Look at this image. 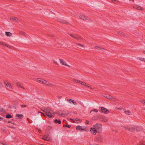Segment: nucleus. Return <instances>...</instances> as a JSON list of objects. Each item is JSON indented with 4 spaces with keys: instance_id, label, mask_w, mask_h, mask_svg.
Masks as SVG:
<instances>
[{
    "instance_id": "27",
    "label": "nucleus",
    "mask_w": 145,
    "mask_h": 145,
    "mask_svg": "<svg viewBox=\"0 0 145 145\" xmlns=\"http://www.w3.org/2000/svg\"><path fill=\"white\" fill-rule=\"evenodd\" d=\"M20 33L21 35H26V34L25 33L22 31H20Z\"/></svg>"
},
{
    "instance_id": "33",
    "label": "nucleus",
    "mask_w": 145,
    "mask_h": 145,
    "mask_svg": "<svg viewBox=\"0 0 145 145\" xmlns=\"http://www.w3.org/2000/svg\"><path fill=\"white\" fill-rule=\"evenodd\" d=\"M112 2H113V3H114L115 4H117V3H118V2L117 1H116L115 0H112Z\"/></svg>"
},
{
    "instance_id": "29",
    "label": "nucleus",
    "mask_w": 145,
    "mask_h": 145,
    "mask_svg": "<svg viewBox=\"0 0 145 145\" xmlns=\"http://www.w3.org/2000/svg\"><path fill=\"white\" fill-rule=\"evenodd\" d=\"M139 60L145 62V58L139 57L138 58Z\"/></svg>"
},
{
    "instance_id": "21",
    "label": "nucleus",
    "mask_w": 145,
    "mask_h": 145,
    "mask_svg": "<svg viewBox=\"0 0 145 145\" xmlns=\"http://www.w3.org/2000/svg\"><path fill=\"white\" fill-rule=\"evenodd\" d=\"M5 33L6 35L7 36H10L12 35V34L9 32H6Z\"/></svg>"
},
{
    "instance_id": "9",
    "label": "nucleus",
    "mask_w": 145,
    "mask_h": 145,
    "mask_svg": "<svg viewBox=\"0 0 145 145\" xmlns=\"http://www.w3.org/2000/svg\"><path fill=\"white\" fill-rule=\"evenodd\" d=\"M42 139L48 141H50L51 140L50 136L48 135H44L43 137L42 138Z\"/></svg>"
},
{
    "instance_id": "38",
    "label": "nucleus",
    "mask_w": 145,
    "mask_h": 145,
    "mask_svg": "<svg viewBox=\"0 0 145 145\" xmlns=\"http://www.w3.org/2000/svg\"><path fill=\"white\" fill-rule=\"evenodd\" d=\"M142 103L144 105H145V100H143L142 101Z\"/></svg>"
},
{
    "instance_id": "20",
    "label": "nucleus",
    "mask_w": 145,
    "mask_h": 145,
    "mask_svg": "<svg viewBox=\"0 0 145 145\" xmlns=\"http://www.w3.org/2000/svg\"><path fill=\"white\" fill-rule=\"evenodd\" d=\"M43 80H44L39 78H37V81L38 82L42 84V82H43Z\"/></svg>"
},
{
    "instance_id": "25",
    "label": "nucleus",
    "mask_w": 145,
    "mask_h": 145,
    "mask_svg": "<svg viewBox=\"0 0 145 145\" xmlns=\"http://www.w3.org/2000/svg\"><path fill=\"white\" fill-rule=\"evenodd\" d=\"M16 116L18 117V118H21L23 117V116L22 114H17Z\"/></svg>"
},
{
    "instance_id": "49",
    "label": "nucleus",
    "mask_w": 145,
    "mask_h": 145,
    "mask_svg": "<svg viewBox=\"0 0 145 145\" xmlns=\"http://www.w3.org/2000/svg\"><path fill=\"white\" fill-rule=\"evenodd\" d=\"M63 121H66H66H65V120H63Z\"/></svg>"
},
{
    "instance_id": "41",
    "label": "nucleus",
    "mask_w": 145,
    "mask_h": 145,
    "mask_svg": "<svg viewBox=\"0 0 145 145\" xmlns=\"http://www.w3.org/2000/svg\"><path fill=\"white\" fill-rule=\"evenodd\" d=\"M89 123V121L88 120H87L86 121V122L85 123L86 124H88Z\"/></svg>"
},
{
    "instance_id": "5",
    "label": "nucleus",
    "mask_w": 145,
    "mask_h": 145,
    "mask_svg": "<svg viewBox=\"0 0 145 145\" xmlns=\"http://www.w3.org/2000/svg\"><path fill=\"white\" fill-rule=\"evenodd\" d=\"M99 111L100 112L104 114H108L109 112L108 110L103 107H99Z\"/></svg>"
},
{
    "instance_id": "19",
    "label": "nucleus",
    "mask_w": 145,
    "mask_h": 145,
    "mask_svg": "<svg viewBox=\"0 0 145 145\" xmlns=\"http://www.w3.org/2000/svg\"><path fill=\"white\" fill-rule=\"evenodd\" d=\"M79 17L80 19L82 20L86 19H87V17L83 15H80Z\"/></svg>"
},
{
    "instance_id": "15",
    "label": "nucleus",
    "mask_w": 145,
    "mask_h": 145,
    "mask_svg": "<svg viewBox=\"0 0 145 145\" xmlns=\"http://www.w3.org/2000/svg\"><path fill=\"white\" fill-rule=\"evenodd\" d=\"M60 61L62 65L67 66H69V65H68L67 64L65 63V62L62 59H60Z\"/></svg>"
},
{
    "instance_id": "48",
    "label": "nucleus",
    "mask_w": 145,
    "mask_h": 145,
    "mask_svg": "<svg viewBox=\"0 0 145 145\" xmlns=\"http://www.w3.org/2000/svg\"><path fill=\"white\" fill-rule=\"evenodd\" d=\"M27 120L28 121L29 119L28 118H27Z\"/></svg>"
},
{
    "instance_id": "10",
    "label": "nucleus",
    "mask_w": 145,
    "mask_h": 145,
    "mask_svg": "<svg viewBox=\"0 0 145 145\" xmlns=\"http://www.w3.org/2000/svg\"><path fill=\"white\" fill-rule=\"evenodd\" d=\"M42 84H45L46 85L49 86H53V84L51 82H50L48 81H47L44 80L42 82Z\"/></svg>"
},
{
    "instance_id": "28",
    "label": "nucleus",
    "mask_w": 145,
    "mask_h": 145,
    "mask_svg": "<svg viewBox=\"0 0 145 145\" xmlns=\"http://www.w3.org/2000/svg\"><path fill=\"white\" fill-rule=\"evenodd\" d=\"M77 45L78 46V47H84V46L83 45L80 44H77Z\"/></svg>"
},
{
    "instance_id": "45",
    "label": "nucleus",
    "mask_w": 145,
    "mask_h": 145,
    "mask_svg": "<svg viewBox=\"0 0 145 145\" xmlns=\"http://www.w3.org/2000/svg\"><path fill=\"white\" fill-rule=\"evenodd\" d=\"M66 126H67V125H63V126L64 127H65L66 126Z\"/></svg>"
},
{
    "instance_id": "42",
    "label": "nucleus",
    "mask_w": 145,
    "mask_h": 145,
    "mask_svg": "<svg viewBox=\"0 0 145 145\" xmlns=\"http://www.w3.org/2000/svg\"><path fill=\"white\" fill-rule=\"evenodd\" d=\"M66 127H67L68 128H70L71 127V126L70 125H67Z\"/></svg>"
},
{
    "instance_id": "46",
    "label": "nucleus",
    "mask_w": 145,
    "mask_h": 145,
    "mask_svg": "<svg viewBox=\"0 0 145 145\" xmlns=\"http://www.w3.org/2000/svg\"><path fill=\"white\" fill-rule=\"evenodd\" d=\"M4 145H7L6 144H5V143H3V144Z\"/></svg>"
},
{
    "instance_id": "44",
    "label": "nucleus",
    "mask_w": 145,
    "mask_h": 145,
    "mask_svg": "<svg viewBox=\"0 0 145 145\" xmlns=\"http://www.w3.org/2000/svg\"><path fill=\"white\" fill-rule=\"evenodd\" d=\"M3 120V119L2 118L0 117V121H2Z\"/></svg>"
},
{
    "instance_id": "12",
    "label": "nucleus",
    "mask_w": 145,
    "mask_h": 145,
    "mask_svg": "<svg viewBox=\"0 0 145 145\" xmlns=\"http://www.w3.org/2000/svg\"><path fill=\"white\" fill-rule=\"evenodd\" d=\"M67 100L70 104L73 103L75 105H76L77 104L76 103L75 101L71 99H67Z\"/></svg>"
},
{
    "instance_id": "24",
    "label": "nucleus",
    "mask_w": 145,
    "mask_h": 145,
    "mask_svg": "<svg viewBox=\"0 0 145 145\" xmlns=\"http://www.w3.org/2000/svg\"><path fill=\"white\" fill-rule=\"evenodd\" d=\"M124 112L126 114L129 115L131 114L130 111L129 110H125Z\"/></svg>"
},
{
    "instance_id": "22",
    "label": "nucleus",
    "mask_w": 145,
    "mask_h": 145,
    "mask_svg": "<svg viewBox=\"0 0 145 145\" xmlns=\"http://www.w3.org/2000/svg\"><path fill=\"white\" fill-rule=\"evenodd\" d=\"M135 8L137 10H142L143 9V8L140 6H138L136 7H135Z\"/></svg>"
},
{
    "instance_id": "26",
    "label": "nucleus",
    "mask_w": 145,
    "mask_h": 145,
    "mask_svg": "<svg viewBox=\"0 0 145 145\" xmlns=\"http://www.w3.org/2000/svg\"><path fill=\"white\" fill-rule=\"evenodd\" d=\"M118 34L120 35L124 36V33L121 31L118 32Z\"/></svg>"
},
{
    "instance_id": "16",
    "label": "nucleus",
    "mask_w": 145,
    "mask_h": 145,
    "mask_svg": "<svg viewBox=\"0 0 145 145\" xmlns=\"http://www.w3.org/2000/svg\"><path fill=\"white\" fill-rule=\"evenodd\" d=\"M10 20H12L13 21L15 22H18V19L16 17H11L10 18Z\"/></svg>"
},
{
    "instance_id": "2",
    "label": "nucleus",
    "mask_w": 145,
    "mask_h": 145,
    "mask_svg": "<svg viewBox=\"0 0 145 145\" xmlns=\"http://www.w3.org/2000/svg\"><path fill=\"white\" fill-rule=\"evenodd\" d=\"M41 110L45 112L46 115L49 118H52L54 116L55 112L49 108L45 107Z\"/></svg>"
},
{
    "instance_id": "47",
    "label": "nucleus",
    "mask_w": 145,
    "mask_h": 145,
    "mask_svg": "<svg viewBox=\"0 0 145 145\" xmlns=\"http://www.w3.org/2000/svg\"><path fill=\"white\" fill-rule=\"evenodd\" d=\"M38 131H39V132H40V130H39Z\"/></svg>"
},
{
    "instance_id": "1",
    "label": "nucleus",
    "mask_w": 145,
    "mask_h": 145,
    "mask_svg": "<svg viewBox=\"0 0 145 145\" xmlns=\"http://www.w3.org/2000/svg\"><path fill=\"white\" fill-rule=\"evenodd\" d=\"M102 125L101 124L97 123L93 125V127L91 128L90 131L92 134L95 135L96 133H101L102 131Z\"/></svg>"
},
{
    "instance_id": "8",
    "label": "nucleus",
    "mask_w": 145,
    "mask_h": 145,
    "mask_svg": "<svg viewBox=\"0 0 145 145\" xmlns=\"http://www.w3.org/2000/svg\"><path fill=\"white\" fill-rule=\"evenodd\" d=\"M70 35L71 37H73V38H75L79 40H81L82 39V38L81 37L76 35L71 34Z\"/></svg>"
},
{
    "instance_id": "36",
    "label": "nucleus",
    "mask_w": 145,
    "mask_h": 145,
    "mask_svg": "<svg viewBox=\"0 0 145 145\" xmlns=\"http://www.w3.org/2000/svg\"><path fill=\"white\" fill-rule=\"evenodd\" d=\"M118 109L120 110V111H123V108H117Z\"/></svg>"
},
{
    "instance_id": "31",
    "label": "nucleus",
    "mask_w": 145,
    "mask_h": 145,
    "mask_svg": "<svg viewBox=\"0 0 145 145\" xmlns=\"http://www.w3.org/2000/svg\"><path fill=\"white\" fill-rule=\"evenodd\" d=\"M6 118H12V116L10 114H8L6 116Z\"/></svg>"
},
{
    "instance_id": "32",
    "label": "nucleus",
    "mask_w": 145,
    "mask_h": 145,
    "mask_svg": "<svg viewBox=\"0 0 145 145\" xmlns=\"http://www.w3.org/2000/svg\"><path fill=\"white\" fill-rule=\"evenodd\" d=\"M103 120L105 122L107 121V120H108L107 118L106 117H104L103 118Z\"/></svg>"
},
{
    "instance_id": "34",
    "label": "nucleus",
    "mask_w": 145,
    "mask_h": 145,
    "mask_svg": "<svg viewBox=\"0 0 145 145\" xmlns=\"http://www.w3.org/2000/svg\"><path fill=\"white\" fill-rule=\"evenodd\" d=\"M138 145H145V142H141L140 143V144Z\"/></svg>"
},
{
    "instance_id": "39",
    "label": "nucleus",
    "mask_w": 145,
    "mask_h": 145,
    "mask_svg": "<svg viewBox=\"0 0 145 145\" xmlns=\"http://www.w3.org/2000/svg\"><path fill=\"white\" fill-rule=\"evenodd\" d=\"M4 111V110L2 108H0V112H3Z\"/></svg>"
},
{
    "instance_id": "14",
    "label": "nucleus",
    "mask_w": 145,
    "mask_h": 145,
    "mask_svg": "<svg viewBox=\"0 0 145 145\" xmlns=\"http://www.w3.org/2000/svg\"><path fill=\"white\" fill-rule=\"evenodd\" d=\"M0 45H4L5 46L9 48H11V47L10 45L8 44H7L5 43V42H0Z\"/></svg>"
},
{
    "instance_id": "6",
    "label": "nucleus",
    "mask_w": 145,
    "mask_h": 145,
    "mask_svg": "<svg viewBox=\"0 0 145 145\" xmlns=\"http://www.w3.org/2000/svg\"><path fill=\"white\" fill-rule=\"evenodd\" d=\"M69 120L71 121L73 123H79L82 121V120L80 119L77 118H74L73 119L71 118H69Z\"/></svg>"
},
{
    "instance_id": "23",
    "label": "nucleus",
    "mask_w": 145,
    "mask_h": 145,
    "mask_svg": "<svg viewBox=\"0 0 145 145\" xmlns=\"http://www.w3.org/2000/svg\"><path fill=\"white\" fill-rule=\"evenodd\" d=\"M54 122L55 123H58L60 124L61 123V121L59 120H55L54 121Z\"/></svg>"
},
{
    "instance_id": "3",
    "label": "nucleus",
    "mask_w": 145,
    "mask_h": 145,
    "mask_svg": "<svg viewBox=\"0 0 145 145\" xmlns=\"http://www.w3.org/2000/svg\"><path fill=\"white\" fill-rule=\"evenodd\" d=\"M73 81L74 82H75L76 83L81 84L84 86H86L88 88H90L91 89L94 90L95 89L93 87L91 86H89L88 84H86L85 82H84L75 79H73Z\"/></svg>"
},
{
    "instance_id": "35",
    "label": "nucleus",
    "mask_w": 145,
    "mask_h": 145,
    "mask_svg": "<svg viewBox=\"0 0 145 145\" xmlns=\"http://www.w3.org/2000/svg\"><path fill=\"white\" fill-rule=\"evenodd\" d=\"M38 113H40L41 114V116H42V115H43V116H45V114H44L42 112H38Z\"/></svg>"
},
{
    "instance_id": "43",
    "label": "nucleus",
    "mask_w": 145,
    "mask_h": 145,
    "mask_svg": "<svg viewBox=\"0 0 145 145\" xmlns=\"http://www.w3.org/2000/svg\"><path fill=\"white\" fill-rule=\"evenodd\" d=\"M26 106L25 105H22V108H24V107H25Z\"/></svg>"
},
{
    "instance_id": "11",
    "label": "nucleus",
    "mask_w": 145,
    "mask_h": 145,
    "mask_svg": "<svg viewBox=\"0 0 145 145\" xmlns=\"http://www.w3.org/2000/svg\"><path fill=\"white\" fill-rule=\"evenodd\" d=\"M125 129L130 131H134L135 130H136L137 131H138V128L136 127H134V128H133L132 129H131L130 127H128L127 128H125Z\"/></svg>"
},
{
    "instance_id": "7",
    "label": "nucleus",
    "mask_w": 145,
    "mask_h": 145,
    "mask_svg": "<svg viewBox=\"0 0 145 145\" xmlns=\"http://www.w3.org/2000/svg\"><path fill=\"white\" fill-rule=\"evenodd\" d=\"M4 84L6 88L8 90H9L10 88L12 89L11 84L8 83L7 80H5L4 81Z\"/></svg>"
},
{
    "instance_id": "13",
    "label": "nucleus",
    "mask_w": 145,
    "mask_h": 145,
    "mask_svg": "<svg viewBox=\"0 0 145 145\" xmlns=\"http://www.w3.org/2000/svg\"><path fill=\"white\" fill-rule=\"evenodd\" d=\"M16 85L18 87H20L21 88H23L24 89V88H23V87H22V84L20 82H17L16 84Z\"/></svg>"
},
{
    "instance_id": "50",
    "label": "nucleus",
    "mask_w": 145,
    "mask_h": 145,
    "mask_svg": "<svg viewBox=\"0 0 145 145\" xmlns=\"http://www.w3.org/2000/svg\"><path fill=\"white\" fill-rule=\"evenodd\" d=\"M10 122H11V121H8V122H9V123H10Z\"/></svg>"
},
{
    "instance_id": "37",
    "label": "nucleus",
    "mask_w": 145,
    "mask_h": 145,
    "mask_svg": "<svg viewBox=\"0 0 145 145\" xmlns=\"http://www.w3.org/2000/svg\"><path fill=\"white\" fill-rule=\"evenodd\" d=\"M108 99H112V97L111 96H109L108 97H106Z\"/></svg>"
},
{
    "instance_id": "40",
    "label": "nucleus",
    "mask_w": 145,
    "mask_h": 145,
    "mask_svg": "<svg viewBox=\"0 0 145 145\" xmlns=\"http://www.w3.org/2000/svg\"><path fill=\"white\" fill-rule=\"evenodd\" d=\"M53 61L54 62V63L56 64V65H58V64L57 63V62L56 61H54V60Z\"/></svg>"
},
{
    "instance_id": "4",
    "label": "nucleus",
    "mask_w": 145,
    "mask_h": 145,
    "mask_svg": "<svg viewBox=\"0 0 145 145\" xmlns=\"http://www.w3.org/2000/svg\"><path fill=\"white\" fill-rule=\"evenodd\" d=\"M76 129L77 130H79L80 131L84 130L86 132L88 131V128L84 126H80V125H78L76 127Z\"/></svg>"
},
{
    "instance_id": "18",
    "label": "nucleus",
    "mask_w": 145,
    "mask_h": 145,
    "mask_svg": "<svg viewBox=\"0 0 145 145\" xmlns=\"http://www.w3.org/2000/svg\"><path fill=\"white\" fill-rule=\"evenodd\" d=\"M95 48L97 49H99L100 50L101 52H104V50H105L103 48H102L101 47H98V46H96Z\"/></svg>"
},
{
    "instance_id": "17",
    "label": "nucleus",
    "mask_w": 145,
    "mask_h": 145,
    "mask_svg": "<svg viewBox=\"0 0 145 145\" xmlns=\"http://www.w3.org/2000/svg\"><path fill=\"white\" fill-rule=\"evenodd\" d=\"M57 21H58L59 22H61L63 24H67L68 23V22H67L65 20H61V19H59L57 20Z\"/></svg>"
},
{
    "instance_id": "30",
    "label": "nucleus",
    "mask_w": 145,
    "mask_h": 145,
    "mask_svg": "<svg viewBox=\"0 0 145 145\" xmlns=\"http://www.w3.org/2000/svg\"><path fill=\"white\" fill-rule=\"evenodd\" d=\"M98 112V110L96 109H95L94 110H91V111L90 112V113H91L92 112Z\"/></svg>"
}]
</instances>
